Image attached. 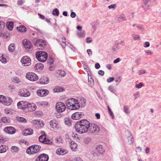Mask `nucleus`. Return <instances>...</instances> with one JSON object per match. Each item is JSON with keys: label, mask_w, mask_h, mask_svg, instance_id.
I'll return each instance as SVG.
<instances>
[{"label": "nucleus", "mask_w": 161, "mask_h": 161, "mask_svg": "<svg viewBox=\"0 0 161 161\" xmlns=\"http://www.w3.org/2000/svg\"><path fill=\"white\" fill-rule=\"evenodd\" d=\"M49 81V79L46 77H44L40 81V83L41 84H47Z\"/></svg>", "instance_id": "nucleus-29"}, {"label": "nucleus", "mask_w": 161, "mask_h": 161, "mask_svg": "<svg viewBox=\"0 0 161 161\" xmlns=\"http://www.w3.org/2000/svg\"><path fill=\"white\" fill-rule=\"evenodd\" d=\"M49 157L47 154L43 153L40 155L37 158L36 160L37 161H47L48 160Z\"/></svg>", "instance_id": "nucleus-15"}, {"label": "nucleus", "mask_w": 161, "mask_h": 161, "mask_svg": "<svg viewBox=\"0 0 161 161\" xmlns=\"http://www.w3.org/2000/svg\"><path fill=\"white\" fill-rule=\"evenodd\" d=\"M43 64L39 63H37L35 65L34 68L36 70H42L43 69Z\"/></svg>", "instance_id": "nucleus-26"}, {"label": "nucleus", "mask_w": 161, "mask_h": 161, "mask_svg": "<svg viewBox=\"0 0 161 161\" xmlns=\"http://www.w3.org/2000/svg\"><path fill=\"white\" fill-rule=\"evenodd\" d=\"M16 120L20 122L26 123L27 121L23 117H17L16 118Z\"/></svg>", "instance_id": "nucleus-38"}, {"label": "nucleus", "mask_w": 161, "mask_h": 161, "mask_svg": "<svg viewBox=\"0 0 161 161\" xmlns=\"http://www.w3.org/2000/svg\"><path fill=\"white\" fill-rule=\"evenodd\" d=\"M143 4L142 8L145 11H147L150 9V7L147 3H149L148 0H142Z\"/></svg>", "instance_id": "nucleus-23"}, {"label": "nucleus", "mask_w": 161, "mask_h": 161, "mask_svg": "<svg viewBox=\"0 0 161 161\" xmlns=\"http://www.w3.org/2000/svg\"><path fill=\"white\" fill-rule=\"evenodd\" d=\"M4 26L5 23L0 21V32H2L3 31Z\"/></svg>", "instance_id": "nucleus-47"}, {"label": "nucleus", "mask_w": 161, "mask_h": 161, "mask_svg": "<svg viewBox=\"0 0 161 161\" xmlns=\"http://www.w3.org/2000/svg\"><path fill=\"white\" fill-rule=\"evenodd\" d=\"M116 8V5L115 4H111L108 7V8L109 9H115Z\"/></svg>", "instance_id": "nucleus-56"}, {"label": "nucleus", "mask_w": 161, "mask_h": 161, "mask_svg": "<svg viewBox=\"0 0 161 161\" xmlns=\"http://www.w3.org/2000/svg\"><path fill=\"white\" fill-rule=\"evenodd\" d=\"M26 108L31 111H33L35 110L36 108V106L34 103H28L26 106Z\"/></svg>", "instance_id": "nucleus-18"}, {"label": "nucleus", "mask_w": 161, "mask_h": 161, "mask_svg": "<svg viewBox=\"0 0 161 161\" xmlns=\"http://www.w3.org/2000/svg\"><path fill=\"white\" fill-rule=\"evenodd\" d=\"M98 74L101 76L103 75L104 74V71L102 70H99L98 71Z\"/></svg>", "instance_id": "nucleus-64"}, {"label": "nucleus", "mask_w": 161, "mask_h": 161, "mask_svg": "<svg viewBox=\"0 0 161 161\" xmlns=\"http://www.w3.org/2000/svg\"><path fill=\"white\" fill-rule=\"evenodd\" d=\"M26 78L28 80L31 81L37 80L38 77V76L33 72H28L26 75Z\"/></svg>", "instance_id": "nucleus-7"}, {"label": "nucleus", "mask_w": 161, "mask_h": 161, "mask_svg": "<svg viewBox=\"0 0 161 161\" xmlns=\"http://www.w3.org/2000/svg\"><path fill=\"white\" fill-rule=\"evenodd\" d=\"M66 106L64 103L61 102L57 103L56 105V109L57 112L61 113L64 112Z\"/></svg>", "instance_id": "nucleus-6"}, {"label": "nucleus", "mask_w": 161, "mask_h": 161, "mask_svg": "<svg viewBox=\"0 0 161 161\" xmlns=\"http://www.w3.org/2000/svg\"><path fill=\"white\" fill-rule=\"evenodd\" d=\"M88 85L91 87L93 86L94 85V80L92 79H91L90 80H88Z\"/></svg>", "instance_id": "nucleus-50"}, {"label": "nucleus", "mask_w": 161, "mask_h": 161, "mask_svg": "<svg viewBox=\"0 0 161 161\" xmlns=\"http://www.w3.org/2000/svg\"><path fill=\"white\" fill-rule=\"evenodd\" d=\"M114 80V77H110L107 79V81L108 82L110 83L113 81Z\"/></svg>", "instance_id": "nucleus-57"}, {"label": "nucleus", "mask_w": 161, "mask_h": 161, "mask_svg": "<svg viewBox=\"0 0 161 161\" xmlns=\"http://www.w3.org/2000/svg\"><path fill=\"white\" fill-rule=\"evenodd\" d=\"M87 53L88 55L89 56H90L92 55V50L90 49H88L87 50Z\"/></svg>", "instance_id": "nucleus-62"}, {"label": "nucleus", "mask_w": 161, "mask_h": 161, "mask_svg": "<svg viewBox=\"0 0 161 161\" xmlns=\"http://www.w3.org/2000/svg\"><path fill=\"white\" fill-rule=\"evenodd\" d=\"M40 148L41 147L38 145H32L27 149L26 152L29 154H35L39 151Z\"/></svg>", "instance_id": "nucleus-5"}, {"label": "nucleus", "mask_w": 161, "mask_h": 161, "mask_svg": "<svg viewBox=\"0 0 161 161\" xmlns=\"http://www.w3.org/2000/svg\"><path fill=\"white\" fill-rule=\"evenodd\" d=\"M50 124L51 127L54 128L57 127L58 124L57 121L55 120H53L50 121Z\"/></svg>", "instance_id": "nucleus-32"}, {"label": "nucleus", "mask_w": 161, "mask_h": 161, "mask_svg": "<svg viewBox=\"0 0 161 161\" xmlns=\"http://www.w3.org/2000/svg\"><path fill=\"white\" fill-rule=\"evenodd\" d=\"M1 120L3 123H8L10 122L9 119L5 117H2L1 119Z\"/></svg>", "instance_id": "nucleus-43"}, {"label": "nucleus", "mask_w": 161, "mask_h": 161, "mask_svg": "<svg viewBox=\"0 0 161 161\" xmlns=\"http://www.w3.org/2000/svg\"><path fill=\"white\" fill-rule=\"evenodd\" d=\"M12 81L15 83H18L19 82V79L18 77H14L12 79Z\"/></svg>", "instance_id": "nucleus-51"}, {"label": "nucleus", "mask_w": 161, "mask_h": 161, "mask_svg": "<svg viewBox=\"0 0 161 161\" xmlns=\"http://www.w3.org/2000/svg\"><path fill=\"white\" fill-rule=\"evenodd\" d=\"M145 52L147 55H152L153 54V53L150 50H145Z\"/></svg>", "instance_id": "nucleus-58"}, {"label": "nucleus", "mask_w": 161, "mask_h": 161, "mask_svg": "<svg viewBox=\"0 0 161 161\" xmlns=\"http://www.w3.org/2000/svg\"><path fill=\"white\" fill-rule=\"evenodd\" d=\"M116 18L117 19V21L119 22L121 21L125 20H126V19L124 15H118L117 16Z\"/></svg>", "instance_id": "nucleus-28"}, {"label": "nucleus", "mask_w": 161, "mask_h": 161, "mask_svg": "<svg viewBox=\"0 0 161 161\" xmlns=\"http://www.w3.org/2000/svg\"><path fill=\"white\" fill-rule=\"evenodd\" d=\"M0 61L3 63H5L7 62L6 58L2 55L0 57Z\"/></svg>", "instance_id": "nucleus-49"}, {"label": "nucleus", "mask_w": 161, "mask_h": 161, "mask_svg": "<svg viewBox=\"0 0 161 161\" xmlns=\"http://www.w3.org/2000/svg\"><path fill=\"white\" fill-rule=\"evenodd\" d=\"M90 123L86 119L82 120L76 123L75 128L76 132L80 134H82L89 130Z\"/></svg>", "instance_id": "nucleus-1"}, {"label": "nucleus", "mask_w": 161, "mask_h": 161, "mask_svg": "<svg viewBox=\"0 0 161 161\" xmlns=\"http://www.w3.org/2000/svg\"><path fill=\"white\" fill-rule=\"evenodd\" d=\"M146 73V71L144 69L141 70L139 71V74L140 75L145 74Z\"/></svg>", "instance_id": "nucleus-61"}, {"label": "nucleus", "mask_w": 161, "mask_h": 161, "mask_svg": "<svg viewBox=\"0 0 161 161\" xmlns=\"http://www.w3.org/2000/svg\"><path fill=\"white\" fill-rule=\"evenodd\" d=\"M58 73L61 76L64 77L65 76L66 73L64 71L59 70Z\"/></svg>", "instance_id": "nucleus-52"}, {"label": "nucleus", "mask_w": 161, "mask_h": 161, "mask_svg": "<svg viewBox=\"0 0 161 161\" xmlns=\"http://www.w3.org/2000/svg\"><path fill=\"white\" fill-rule=\"evenodd\" d=\"M143 86V84L142 83H140L139 84H136L135 87L138 89H140Z\"/></svg>", "instance_id": "nucleus-54"}, {"label": "nucleus", "mask_w": 161, "mask_h": 161, "mask_svg": "<svg viewBox=\"0 0 161 161\" xmlns=\"http://www.w3.org/2000/svg\"><path fill=\"white\" fill-rule=\"evenodd\" d=\"M89 130L90 132L92 133L98 132L99 131V128L97 125L94 124H90Z\"/></svg>", "instance_id": "nucleus-12"}, {"label": "nucleus", "mask_w": 161, "mask_h": 161, "mask_svg": "<svg viewBox=\"0 0 161 161\" xmlns=\"http://www.w3.org/2000/svg\"><path fill=\"white\" fill-rule=\"evenodd\" d=\"M17 29L19 31L22 32H25L27 30L25 27L23 25H20L19 27H17Z\"/></svg>", "instance_id": "nucleus-34"}, {"label": "nucleus", "mask_w": 161, "mask_h": 161, "mask_svg": "<svg viewBox=\"0 0 161 161\" xmlns=\"http://www.w3.org/2000/svg\"><path fill=\"white\" fill-rule=\"evenodd\" d=\"M67 107L72 110H75L79 108L80 105L77 100L74 98L68 99L66 102Z\"/></svg>", "instance_id": "nucleus-2"}, {"label": "nucleus", "mask_w": 161, "mask_h": 161, "mask_svg": "<svg viewBox=\"0 0 161 161\" xmlns=\"http://www.w3.org/2000/svg\"><path fill=\"white\" fill-rule=\"evenodd\" d=\"M4 132L8 134H13L16 132L15 128L12 126H8L5 127L3 130Z\"/></svg>", "instance_id": "nucleus-11"}, {"label": "nucleus", "mask_w": 161, "mask_h": 161, "mask_svg": "<svg viewBox=\"0 0 161 161\" xmlns=\"http://www.w3.org/2000/svg\"><path fill=\"white\" fill-rule=\"evenodd\" d=\"M33 133V130L31 129H27L23 132V135L26 136L28 135H31Z\"/></svg>", "instance_id": "nucleus-24"}, {"label": "nucleus", "mask_w": 161, "mask_h": 161, "mask_svg": "<svg viewBox=\"0 0 161 161\" xmlns=\"http://www.w3.org/2000/svg\"><path fill=\"white\" fill-rule=\"evenodd\" d=\"M63 89L62 87L60 86H57L53 89V91L54 92H58L63 91Z\"/></svg>", "instance_id": "nucleus-41"}, {"label": "nucleus", "mask_w": 161, "mask_h": 161, "mask_svg": "<svg viewBox=\"0 0 161 161\" xmlns=\"http://www.w3.org/2000/svg\"><path fill=\"white\" fill-rule=\"evenodd\" d=\"M8 147L5 145H1L0 146V153H5L7 150Z\"/></svg>", "instance_id": "nucleus-33"}, {"label": "nucleus", "mask_w": 161, "mask_h": 161, "mask_svg": "<svg viewBox=\"0 0 161 161\" xmlns=\"http://www.w3.org/2000/svg\"><path fill=\"white\" fill-rule=\"evenodd\" d=\"M119 49V47L118 43H115L112 47V50L114 51H116Z\"/></svg>", "instance_id": "nucleus-37"}, {"label": "nucleus", "mask_w": 161, "mask_h": 161, "mask_svg": "<svg viewBox=\"0 0 161 161\" xmlns=\"http://www.w3.org/2000/svg\"><path fill=\"white\" fill-rule=\"evenodd\" d=\"M39 141L42 143L47 144H49L52 142L48 139L46 138L45 135H41L39 138Z\"/></svg>", "instance_id": "nucleus-14"}, {"label": "nucleus", "mask_w": 161, "mask_h": 161, "mask_svg": "<svg viewBox=\"0 0 161 161\" xmlns=\"http://www.w3.org/2000/svg\"><path fill=\"white\" fill-rule=\"evenodd\" d=\"M36 57L39 61L44 62L47 58V53L43 51H37L36 53Z\"/></svg>", "instance_id": "nucleus-4"}, {"label": "nucleus", "mask_w": 161, "mask_h": 161, "mask_svg": "<svg viewBox=\"0 0 161 161\" xmlns=\"http://www.w3.org/2000/svg\"><path fill=\"white\" fill-rule=\"evenodd\" d=\"M27 104V102H24L23 101H20L18 103L17 106L18 108L23 109H26V106Z\"/></svg>", "instance_id": "nucleus-19"}, {"label": "nucleus", "mask_w": 161, "mask_h": 161, "mask_svg": "<svg viewBox=\"0 0 161 161\" xmlns=\"http://www.w3.org/2000/svg\"><path fill=\"white\" fill-rule=\"evenodd\" d=\"M35 45L40 49H44L46 45V41L41 39L34 38L32 40Z\"/></svg>", "instance_id": "nucleus-3"}, {"label": "nucleus", "mask_w": 161, "mask_h": 161, "mask_svg": "<svg viewBox=\"0 0 161 161\" xmlns=\"http://www.w3.org/2000/svg\"><path fill=\"white\" fill-rule=\"evenodd\" d=\"M11 151L12 153H17L19 151V148L15 146H13L11 147Z\"/></svg>", "instance_id": "nucleus-40"}, {"label": "nucleus", "mask_w": 161, "mask_h": 161, "mask_svg": "<svg viewBox=\"0 0 161 161\" xmlns=\"http://www.w3.org/2000/svg\"><path fill=\"white\" fill-rule=\"evenodd\" d=\"M121 78L120 76L119 77L117 78L115 80V82L117 83V85H118L119 83L121 82Z\"/></svg>", "instance_id": "nucleus-55"}, {"label": "nucleus", "mask_w": 161, "mask_h": 161, "mask_svg": "<svg viewBox=\"0 0 161 161\" xmlns=\"http://www.w3.org/2000/svg\"><path fill=\"white\" fill-rule=\"evenodd\" d=\"M139 93L138 92H136L134 94V96L135 99L139 97Z\"/></svg>", "instance_id": "nucleus-60"}, {"label": "nucleus", "mask_w": 161, "mask_h": 161, "mask_svg": "<svg viewBox=\"0 0 161 161\" xmlns=\"http://www.w3.org/2000/svg\"><path fill=\"white\" fill-rule=\"evenodd\" d=\"M7 27L10 30H12L14 27L13 22H8L7 24Z\"/></svg>", "instance_id": "nucleus-36"}, {"label": "nucleus", "mask_w": 161, "mask_h": 161, "mask_svg": "<svg viewBox=\"0 0 161 161\" xmlns=\"http://www.w3.org/2000/svg\"><path fill=\"white\" fill-rule=\"evenodd\" d=\"M98 22L97 20L94 21L92 23L91 25L92 26V30L93 32L95 31L98 26Z\"/></svg>", "instance_id": "nucleus-25"}, {"label": "nucleus", "mask_w": 161, "mask_h": 161, "mask_svg": "<svg viewBox=\"0 0 161 161\" xmlns=\"http://www.w3.org/2000/svg\"><path fill=\"white\" fill-rule=\"evenodd\" d=\"M92 41V39L90 37H87L86 40V42L87 43H90Z\"/></svg>", "instance_id": "nucleus-63"}, {"label": "nucleus", "mask_w": 161, "mask_h": 161, "mask_svg": "<svg viewBox=\"0 0 161 161\" xmlns=\"http://www.w3.org/2000/svg\"><path fill=\"white\" fill-rule=\"evenodd\" d=\"M124 111L126 114H129L130 113L129 108L127 105H125L123 107Z\"/></svg>", "instance_id": "nucleus-42"}, {"label": "nucleus", "mask_w": 161, "mask_h": 161, "mask_svg": "<svg viewBox=\"0 0 161 161\" xmlns=\"http://www.w3.org/2000/svg\"><path fill=\"white\" fill-rule=\"evenodd\" d=\"M37 104L39 106L43 107L47 105V103L44 102H37Z\"/></svg>", "instance_id": "nucleus-44"}, {"label": "nucleus", "mask_w": 161, "mask_h": 161, "mask_svg": "<svg viewBox=\"0 0 161 161\" xmlns=\"http://www.w3.org/2000/svg\"><path fill=\"white\" fill-rule=\"evenodd\" d=\"M49 93V92L48 90L44 89H39L37 91L38 95L41 97L46 96Z\"/></svg>", "instance_id": "nucleus-13"}, {"label": "nucleus", "mask_w": 161, "mask_h": 161, "mask_svg": "<svg viewBox=\"0 0 161 161\" xmlns=\"http://www.w3.org/2000/svg\"><path fill=\"white\" fill-rule=\"evenodd\" d=\"M127 134L128 135L127 138L128 142L130 144H132L133 143L134 141V138L130 132L129 131L127 132Z\"/></svg>", "instance_id": "nucleus-21"}, {"label": "nucleus", "mask_w": 161, "mask_h": 161, "mask_svg": "<svg viewBox=\"0 0 161 161\" xmlns=\"http://www.w3.org/2000/svg\"><path fill=\"white\" fill-rule=\"evenodd\" d=\"M68 153V151L63 148H58L56 151V153L59 155H64Z\"/></svg>", "instance_id": "nucleus-20"}, {"label": "nucleus", "mask_w": 161, "mask_h": 161, "mask_svg": "<svg viewBox=\"0 0 161 161\" xmlns=\"http://www.w3.org/2000/svg\"><path fill=\"white\" fill-rule=\"evenodd\" d=\"M21 62L24 66H29L31 64V60L27 56L23 57L21 60Z\"/></svg>", "instance_id": "nucleus-10"}, {"label": "nucleus", "mask_w": 161, "mask_h": 161, "mask_svg": "<svg viewBox=\"0 0 161 161\" xmlns=\"http://www.w3.org/2000/svg\"><path fill=\"white\" fill-rule=\"evenodd\" d=\"M83 116V114L81 112H75L71 115L72 118L74 120L79 119Z\"/></svg>", "instance_id": "nucleus-17"}, {"label": "nucleus", "mask_w": 161, "mask_h": 161, "mask_svg": "<svg viewBox=\"0 0 161 161\" xmlns=\"http://www.w3.org/2000/svg\"><path fill=\"white\" fill-rule=\"evenodd\" d=\"M97 151L100 154H103L104 152L105 149L102 145H99L96 147Z\"/></svg>", "instance_id": "nucleus-22"}, {"label": "nucleus", "mask_w": 161, "mask_h": 161, "mask_svg": "<svg viewBox=\"0 0 161 161\" xmlns=\"http://www.w3.org/2000/svg\"><path fill=\"white\" fill-rule=\"evenodd\" d=\"M108 90L113 93H114L115 92V89L112 85H110L108 87Z\"/></svg>", "instance_id": "nucleus-48"}, {"label": "nucleus", "mask_w": 161, "mask_h": 161, "mask_svg": "<svg viewBox=\"0 0 161 161\" xmlns=\"http://www.w3.org/2000/svg\"><path fill=\"white\" fill-rule=\"evenodd\" d=\"M32 125L36 128H41L43 126L44 123L41 120H34L31 122Z\"/></svg>", "instance_id": "nucleus-8"}, {"label": "nucleus", "mask_w": 161, "mask_h": 161, "mask_svg": "<svg viewBox=\"0 0 161 161\" xmlns=\"http://www.w3.org/2000/svg\"><path fill=\"white\" fill-rule=\"evenodd\" d=\"M29 91L26 89H22L19 90L18 93L19 96L21 97H27L30 95Z\"/></svg>", "instance_id": "nucleus-9"}, {"label": "nucleus", "mask_w": 161, "mask_h": 161, "mask_svg": "<svg viewBox=\"0 0 161 161\" xmlns=\"http://www.w3.org/2000/svg\"><path fill=\"white\" fill-rule=\"evenodd\" d=\"M64 123L68 126L71 125L72 123L71 119L69 117L66 118L64 119Z\"/></svg>", "instance_id": "nucleus-30"}, {"label": "nucleus", "mask_w": 161, "mask_h": 161, "mask_svg": "<svg viewBox=\"0 0 161 161\" xmlns=\"http://www.w3.org/2000/svg\"><path fill=\"white\" fill-rule=\"evenodd\" d=\"M22 43L25 48L26 49H30L32 47L31 42L29 40L24 39L22 41Z\"/></svg>", "instance_id": "nucleus-16"}, {"label": "nucleus", "mask_w": 161, "mask_h": 161, "mask_svg": "<svg viewBox=\"0 0 161 161\" xmlns=\"http://www.w3.org/2000/svg\"><path fill=\"white\" fill-rule=\"evenodd\" d=\"M5 97L2 95H0V103H3Z\"/></svg>", "instance_id": "nucleus-53"}, {"label": "nucleus", "mask_w": 161, "mask_h": 161, "mask_svg": "<svg viewBox=\"0 0 161 161\" xmlns=\"http://www.w3.org/2000/svg\"><path fill=\"white\" fill-rule=\"evenodd\" d=\"M132 39L135 41L136 40H139L140 37L139 35L136 34H132L131 35Z\"/></svg>", "instance_id": "nucleus-46"}, {"label": "nucleus", "mask_w": 161, "mask_h": 161, "mask_svg": "<svg viewBox=\"0 0 161 161\" xmlns=\"http://www.w3.org/2000/svg\"><path fill=\"white\" fill-rule=\"evenodd\" d=\"M15 48V45L14 43L11 44L8 46V50L11 52H13L14 51Z\"/></svg>", "instance_id": "nucleus-39"}, {"label": "nucleus", "mask_w": 161, "mask_h": 161, "mask_svg": "<svg viewBox=\"0 0 161 161\" xmlns=\"http://www.w3.org/2000/svg\"><path fill=\"white\" fill-rule=\"evenodd\" d=\"M70 147L73 150H75L77 147V145L76 143L74 141H72L70 143Z\"/></svg>", "instance_id": "nucleus-35"}, {"label": "nucleus", "mask_w": 161, "mask_h": 161, "mask_svg": "<svg viewBox=\"0 0 161 161\" xmlns=\"http://www.w3.org/2000/svg\"><path fill=\"white\" fill-rule=\"evenodd\" d=\"M24 1L23 0H19L18 1L17 4L18 5H21L24 3Z\"/></svg>", "instance_id": "nucleus-59"}, {"label": "nucleus", "mask_w": 161, "mask_h": 161, "mask_svg": "<svg viewBox=\"0 0 161 161\" xmlns=\"http://www.w3.org/2000/svg\"><path fill=\"white\" fill-rule=\"evenodd\" d=\"M52 14L54 15L58 16L59 14V12L58 9L56 8L54 9L52 12Z\"/></svg>", "instance_id": "nucleus-45"}, {"label": "nucleus", "mask_w": 161, "mask_h": 161, "mask_svg": "<svg viewBox=\"0 0 161 161\" xmlns=\"http://www.w3.org/2000/svg\"><path fill=\"white\" fill-rule=\"evenodd\" d=\"M3 103L6 105H9L12 102V100L9 97H5V99L4 100Z\"/></svg>", "instance_id": "nucleus-27"}, {"label": "nucleus", "mask_w": 161, "mask_h": 161, "mask_svg": "<svg viewBox=\"0 0 161 161\" xmlns=\"http://www.w3.org/2000/svg\"><path fill=\"white\" fill-rule=\"evenodd\" d=\"M76 34L80 38H84L86 35L85 32L84 31H82L80 32H77Z\"/></svg>", "instance_id": "nucleus-31"}]
</instances>
